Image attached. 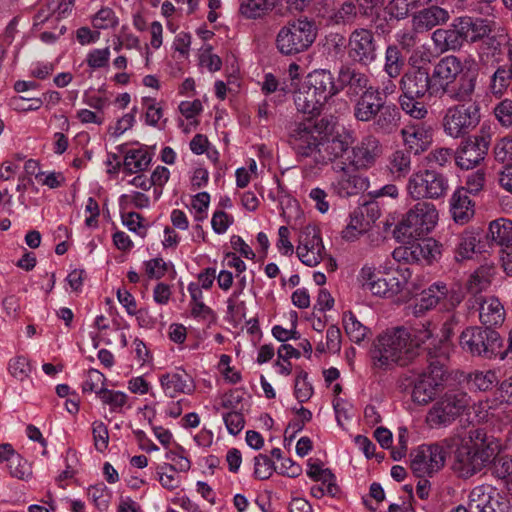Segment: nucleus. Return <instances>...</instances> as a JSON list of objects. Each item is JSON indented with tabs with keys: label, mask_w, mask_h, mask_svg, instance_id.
Segmentation results:
<instances>
[{
	"label": "nucleus",
	"mask_w": 512,
	"mask_h": 512,
	"mask_svg": "<svg viewBox=\"0 0 512 512\" xmlns=\"http://www.w3.org/2000/svg\"><path fill=\"white\" fill-rule=\"evenodd\" d=\"M436 343L431 323L417 322L409 327L400 326L380 334L373 343L371 358L375 367L387 370L395 365H406L420 352L430 358L434 357L430 346L435 347Z\"/></svg>",
	"instance_id": "f257e3e1"
},
{
	"label": "nucleus",
	"mask_w": 512,
	"mask_h": 512,
	"mask_svg": "<svg viewBox=\"0 0 512 512\" xmlns=\"http://www.w3.org/2000/svg\"><path fill=\"white\" fill-rule=\"evenodd\" d=\"M499 454V444L487 437L483 429L475 428L456 451L454 470L463 478H469L492 463Z\"/></svg>",
	"instance_id": "f03ea898"
},
{
	"label": "nucleus",
	"mask_w": 512,
	"mask_h": 512,
	"mask_svg": "<svg viewBox=\"0 0 512 512\" xmlns=\"http://www.w3.org/2000/svg\"><path fill=\"white\" fill-rule=\"evenodd\" d=\"M461 349L472 357L504 360V339L498 331L483 326H468L460 334Z\"/></svg>",
	"instance_id": "7ed1b4c3"
},
{
	"label": "nucleus",
	"mask_w": 512,
	"mask_h": 512,
	"mask_svg": "<svg viewBox=\"0 0 512 512\" xmlns=\"http://www.w3.org/2000/svg\"><path fill=\"white\" fill-rule=\"evenodd\" d=\"M438 211L434 204L421 201L416 203L397 224L394 234L410 242L427 236L436 226Z\"/></svg>",
	"instance_id": "20e7f679"
},
{
	"label": "nucleus",
	"mask_w": 512,
	"mask_h": 512,
	"mask_svg": "<svg viewBox=\"0 0 512 512\" xmlns=\"http://www.w3.org/2000/svg\"><path fill=\"white\" fill-rule=\"evenodd\" d=\"M317 28L313 21L300 18L288 22L276 36V47L283 55H296L306 51L315 41Z\"/></svg>",
	"instance_id": "39448f33"
},
{
	"label": "nucleus",
	"mask_w": 512,
	"mask_h": 512,
	"mask_svg": "<svg viewBox=\"0 0 512 512\" xmlns=\"http://www.w3.org/2000/svg\"><path fill=\"white\" fill-rule=\"evenodd\" d=\"M480 110L478 102L454 104L448 107L442 119L444 133L453 139L465 137L479 125Z\"/></svg>",
	"instance_id": "423d86ee"
},
{
	"label": "nucleus",
	"mask_w": 512,
	"mask_h": 512,
	"mask_svg": "<svg viewBox=\"0 0 512 512\" xmlns=\"http://www.w3.org/2000/svg\"><path fill=\"white\" fill-rule=\"evenodd\" d=\"M449 189L448 178L433 169H424L412 173L406 184L407 195L412 200L440 199Z\"/></svg>",
	"instance_id": "0eeeda50"
},
{
	"label": "nucleus",
	"mask_w": 512,
	"mask_h": 512,
	"mask_svg": "<svg viewBox=\"0 0 512 512\" xmlns=\"http://www.w3.org/2000/svg\"><path fill=\"white\" fill-rule=\"evenodd\" d=\"M469 405V396L463 391H449L439 398L429 409L426 423L431 428L447 427Z\"/></svg>",
	"instance_id": "6e6552de"
},
{
	"label": "nucleus",
	"mask_w": 512,
	"mask_h": 512,
	"mask_svg": "<svg viewBox=\"0 0 512 512\" xmlns=\"http://www.w3.org/2000/svg\"><path fill=\"white\" fill-rule=\"evenodd\" d=\"M435 354L437 355L436 359L441 354L440 348L436 346L432 350V355ZM427 357L430 360L428 371L423 372L415 379L411 393L413 402L418 405H426L432 401L439 392L444 380L445 371L443 365L439 360H433L435 356L432 358Z\"/></svg>",
	"instance_id": "1a4fd4ad"
},
{
	"label": "nucleus",
	"mask_w": 512,
	"mask_h": 512,
	"mask_svg": "<svg viewBox=\"0 0 512 512\" xmlns=\"http://www.w3.org/2000/svg\"><path fill=\"white\" fill-rule=\"evenodd\" d=\"M323 120L319 123L312 119L291 123L288 128L289 144L297 156L312 158L319 145L322 136L320 128L323 127Z\"/></svg>",
	"instance_id": "9d476101"
},
{
	"label": "nucleus",
	"mask_w": 512,
	"mask_h": 512,
	"mask_svg": "<svg viewBox=\"0 0 512 512\" xmlns=\"http://www.w3.org/2000/svg\"><path fill=\"white\" fill-rule=\"evenodd\" d=\"M352 142V133L349 131L336 133L331 137L322 134L312 159L316 164L322 166L332 164L333 167L337 163H347L344 159V155Z\"/></svg>",
	"instance_id": "9b49d317"
},
{
	"label": "nucleus",
	"mask_w": 512,
	"mask_h": 512,
	"mask_svg": "<svg viewBox=\"0 0 512 512\" xmlns=\"http://www.w3.org/2000/svg\"><path fill=\"white\" fill-rule=\"evenodd\" d=\"M446 450L438 443L420 445L411 454L410 467L419 478L432 477L445 465Z\"/></svg>",
	"instance_id": "f8f14e48"
},
{
	"label": "nucleus",
	"mask_w": 512,
	"mask_h": 512,
	"mask_svg": "<svg viewBox=\"0 0 512 512\" xmlns=\"http://www.w3.org/2000/svg\"><path fill=\"white\" fill-rule=\"evenodd\" d=\"M332 170L336 175L330 188L335 195L341 198L358 195L369 187L368 178L357 173L356 169L347 163H337Z\"/></svg>",
	"instance_id": "ddd939ff"
},
{
	"label": "nucleus",
	"mask_w": 512,
	"mask_h": 512,
	"mask_svg": "<svg viewBox=\"0 0 512 512\" xmlns=\"http://www.w3.org/2000/svg\"><path fill=\"white\" fill-rule=\"evenodd\" d=\"M400 90L403 95L423 98L428 94L430 97L439 96L440 88L436 87L432 75L423 67H415L406 71L400 79Z\"/></svg>",
	"instance_id": "4468645a"
},
{
	"label": "nucleus",
	"mask_w": 512,
	"mask_h": 512,
	"mask_svg": "<svg viewBox=\"0 0 512 512\" xmlns=\"http://www.w3.org/2000/svg\"><path fill=\"white\" fill-rule=\"evenodd\" d=\"M349 57L363 66H369L377 58V43L374 34L366 28H357L349 36Z\"/></svg>",
	"instance_id": "2eb2a0df"
},
{
	"label": "nucleus",
	"mask_w": 512,
	"mask_h": 512,
	"mask_svg": "<svg viewBox=\"0 0 512 512\" xmlns=\"http://www.w3.org/2000/svg\"><path fill=\"white\" fill-rule=\"evenodd\" d=\"M508 502L490 485L474 487L469 493L470 512H506Z\"/></svg>",
	"instance_id": "dca6fc26"
},
{
	"label": "nucleus",
	"mask_w": 512,
	"mask_h": 512,
	"mask_svg": "<svg viewBox=\"0 0 512 512\" xmlns=\"http://www.w3.org/2000/svg\"><path fill=\"white\" fill-rule=\"evenodd\" d=\"M381 154L382 145L379 139L375 135L368 134L352 147L347 164L356 170H367L374 166Z\"/></svg>",
	"instance_id": "f3484780"
},
{
	"label": "nucleus",
	"mask_w": 512,
	"mask_h": 512,
	"mask_svg": "<svg viewBox=\"0 0 512 512\" xmlns=\"http://www.w3.org/2000/svg\"><path fill=\"white\" fill-rule=\"evenodd\" d=\"M299 260L308 267L317 266L324 258L325 247L322 238L314 228H306L296 248Z\"/></svg>",
	"instance_id": "a211bd4d"
},
{
	"label": "nucleus",
	"mask_w": 512,
	"mask_h": 512,
	"mask_svg": "<svg viewBox=\"0 0 512 512\" xmlns=\"http://www.w3.org/2000/svg\"><path fill=\"white\" fill-rule=\"evenodd\" d=\"M401 137L406 150L414 155H420L428 150L432 143V128L424 122L409 124L401 129Z\"/></svg>",
	"instance_id": "6ab92c4d"
},
{
	"label": "nucleus",
	"mask_w": 512,
	"mask_h": 512,
	"mask_svg": "<svg viewBox=\"0 0 512 512\" xmlns=\"http://www.w3.org/2000/svg\"><path fill=\"white\" fill-rule=\"evenodd\" d=\"M159 382L165 396L170 398H175L180 394L191 395L196 388L191 375L182 368H176L160 375Z\"/></svg>",
	"instance_id": "aec40b11"
},
{
	"label": "nucleus",
	"mask_w": 512,
	"mask_h": 512,
	"mask_svg": "<svg viewBox=\"0 0 512 512\" xmlns=\"http://www.w3.org/2000/svg\"><path fill=\"white\" fill-rule=\"evenodd\" d=\"M339 90H345L351 97H359L366 93L370 88H375L370 83V77L367 73L360 71L352 66H343L338 73Z\"/></svg>",
	"instance_id": "412c9836"
},
{
	"label": "nucleus",
	"mask_w": 512,
	"mask_h": 512,
	"mask_svg": "<svg viewBox=\"0 0 512 512\" xmlns=\"http://www.w3.org/2000/svg\"><path fill=\"white\" fill-rule=\"evenodd\" d=\"M452 24L463 45L480 41L490 31L487 20L480 17L459 16L453 19Z\"/></svg>",
	"instance_id": "4be33fe9"
},
{
	"label": "nucleus",
	"mask_w": 512,
	"mask_h": 512,
	"mask_svg": "<svg viewBox=\"0 0 512 512\" xmlns=\"http://www.w3.org/2000/svg\"><path fill=\"white\" fill-rule=\"evenodd\" d=\"M477 74L466 72L456 79L447 88H440L439 96L446 95L451 101L457 104L472 103L476 93Z\"/></svg>",
	"instance_id": "5701e85b"
},
{
	"label": "nucleus",
	"mask_w": 512,
	"mask_h": 512,
	"mask_svg": "<svg viewBox=\"0 0 512 512\" xmlns=\"http://www.w3.org/2000/svg\"><path fill=\"white\" fill-rule=\"evenodd\" d=\"M386 103L381 96L379 87L370 88L366 93L357 97L353 105V116L359 122H371Z\"/></svg>",
	"instance_id": "b1692460"
},
{
	"label": "nucleus",
	"mask_w": 512,
	"mask_h": 512,
	"mask_svg": "<svg viewBox=\"0 0 512 512\" xmlns=\"http://www.w3.org/2000/svg\"><path fill=\"white\" fill-rule=\"evenodd\" d=\"M461 74H463L461 60L455 55H447L434 65L431 75L437 88H447Z\"/></svg>",
	"instance_id": "393cba45"
},
{
	"label": "nucleus",
	"mask_w": 512,
	"mask_h": 512,
	"mask_svg": "<svg viewBox=\"0 0 512 512\" xmlns=\"http://www.w3.org/2000/svg\"><path fill=\"white\" fill-rule=\"evenodd\" d=\"M485 144H478L469 137L461 141L455 150V164L462 170L477 167L486 157L488 150Z\"/></svg>",
	"instance_id": "a878e982"
},
{
	"label": "nucleus",
	"mask_w": 512,
	"mask_h": 512,
	"mask_svg": "<svg viewBox=\"0 0 512 512\" xmlns=\"http://www.w3.org/2000/svg\"><path fill=\"white\" fill-rule=\"evenodd\" d=\"M450 13L440 5L425 7L412 16V26L416 31L427 32L434 27L445 25Z\"/></svg>",
	"instance_id": "bb28decb"
},
{
	"label": "nucleus",
	"mask_w": 512,
	"mask_h": 512,
	"mask_svg": "<svg viewBox=\"0 0 512 512\" xmlns=\"http://www.w3.org/2000/svg\"><path fill=\"white\" fill-rule=\"evenodd\" d=\"M372 122L373 131L382 136H389L394 134L400 127L401 112L399 107L392 103L387 102L374 116Z\"/></svg>",
	"instance_id": "cd10ccee"
},
{
	"label": "nucleus",
	"mask_w": 512,
	"mask_h": 512,
	"mask_svg": "<svg viewBox=\"0 0 512 512\" xmlns=\"http://www.w3.org/2000/svg\"><path fill=\"white\" fill-rule=\"evenodd\" d=\"M475 302L479 304V320L484 328L501 326L505 320V309L500 300L496 297H476Z\"/></svg>",
	"instance_id": "c85d7f7f"
},
{
	"label": "nucleus",
	"mask_w": 512,
	"mask_h": 512,
	"mask_svg": "<svg viewBox=\"0 0 512 512\" xmlns=\"http://www.w3.org/2000/svg\"><path fill=\"white\" fill-rule=\"evenodd\" d=\"M481 231L476 228H467L462 233L455 236V259L460 262L468 260L477 252L481 251L479 246Z\"/></svg>",
	"instance_id": "c756f323"
},
{
	"label": "nucleus",
	"mask_w": 512,
	"mask_h": 512,
	"mask_svg": "<svg viewBox=\"0 0 512 512\" xmlns=\"http://www.w3.org/2000/svg\"><path fill=\"white\" fill-rule=\"evenodd\" d=\"M304 82L312 90H315L324 103L328 98L339 92V88L334 83V77L328 70H314L307 75Z\"/></svg>",
	"instance_id": "7c9ffc66"
},
{
	"label": "nucleus",
	"mask_w": 512,
	"mask_h": 512,
	"mask_svg": "<svg viewBox=\"0 0 512 512\" xmlns=\"http://www.w3.org/2000/svg\"><path fill=\"white\" fill-rule=\"evenodd\" d=\"M294 103L299 112L311 115L319 113L324 104L315 90H312L305 82L294 92Z\"/></svg>",
	"instance_id": "2f4dec72"
},
{
	"label": "nucleus",
	"mask_w": 512,
	"mask_h": 512,
	"mask_svg": "<svg viewBox=\"0 0 512 512\" xmlns=\"http://www.w3.org/2000/svg\"><path fill=\"white\" fill-rule=\"evenodd\" d=\"M450 210L456 223L465 224L474 216V203L464 191L457 189L450 201Z\"/></svg>",
	"instance_id": "473e14b6"
},
{
	"label": "nucleus",
	"mask_w": 512,
	"mask_h": 512,
	"mask_svg": "<svg viewBox=\"0 0 512 512\" xmlns=\"http://www.w3.org/2000/svg\"><path fill=\"white\" fill-rule=\"evenodd\" d=\"M393 258L405 262L419 261L421 258L430 261L434 258L431 241L427 240L423 243H413L410 246L396 248L393 251Z\"/></svg>",
	"instance_id": "72a5a7b5"
},
{
	"label": "nucleus",
	"mask_w": 512,
	"mask_h": 512,
	"mask_svg": "<svg viewBox=\"0 0 512 512\" xmlns=\"http://www.w3.org/2000/svg\"><path fill=\"white\" fill-rule=\"evenodd\" d=\"M503 56L502 44L495 36L481 39L478 47V57L482 65L493 66L498 64Z\"/></svg>",
	"instance_id": "f704fd0d"
},
{
	"label": "nucleus",
	"mask_w": 512,
	"mask_h": 512,
	"mask_svg": "<svg viewBox=\"0 0 512 512\" xmlns=\"http://www.w3.org/2000/svg\"><path fill=\"white\" fill-rule=\"evenodd\" d=\"M444 293H446L444 282L438 281L430 285L417 298L414 307L415 313H423L436 307L441 303Z\"/></svg>",
	"instance_id": "c9c22d12"
},
{
	"label": "nucleus",
	"mask_w": 512,
	"mask_h": 512,
	"mask_svg": "<svg viewBox=\"0 0 512 512\" xmlns=\"http://www.w3.org/2000/svg\"><path fill=\"white\" fill-rule=\"evenodd\" d=\"M431 39L434 46L441 52L458 51L463 47V44L452 23L447 29H436L432 33Z\"/></svg>",
	"instance_id": "e433bc0d"
},
{
	"label": "nucleus",
	"mask_w": 512,
	"mask_h": 512,
	"mask_svg": "<svg viewBox=\"0 0 512 512\" xmlns=\"http://www.w3.org/2000/svg\"><path fill=\"white\" fill-rule=\"evenodd\" d=\"M411 152L406 149H396L388 157V170L396 179L408 176L412 170Z\"/></svg>",
	"instance_id": "4c0bfd02"
},
{
	"label": "nucleus",
	"mask_w": 512,
	"mask_h": 512,
	"mask_svg": "<svg viewBox=\"0 0 512 512\" xmlns=\"http://www.w3.org/2000/svg\"><path fill=\"white\" fill-rule=\"evenodd\" d=\"M151 160L152 157L146 149H130L124 156L123 171L128 175L145 171Z\"/></svg>",
	"instance_id": "58836bf2"
},
{
	"label": "nucleus",
	"mask_w": 512,
	"mask_h": 512,
	"mask_svg": "<svg viewBox=\"0 0 512 512\" xmlns=\"http://www.w3.org/2000/svg\"><path fill=\"white\" fill-rule=\"evenodd\" d=\"M276 0H239V13L246 19H258L275 7Z\"/></svg>",
	"instance_id": "ea45409f"
},
{
	"label": "nucleus",
	"mask_w": 512,
	"mask_h": 512,
	"mask_svg": "<svg viewBox=\"0 0 512 512\" xmlns=\"http://www.w3.org/2000/svg\"><path fill=\"white\" fill-rule=\"evenodd\" d=\"M96 396L104 405H107L109 410L113 413H123L125 407L130 408V405H127L128 395L122 391L100 387L99 390L96 391Z\"/></svg>",
	"instance_id": "a19ab883"
},
{
	"label": "nucleus",
	"mask_w": 512,
	"mask_h": 512,
	"mask_svg": "<svg viewBox=\"0 0 512 512\" xmlns=\"http://www.w3.org/2000/svg\"><path fill=\"white\" fill-rule=\"evenodd\" d=\"M494 275L495 267L493 265H481L470 275L467 281V289L474 294L485 290L491 284Z\"/></svg>",
	"instance_id": "79ce46f5"
},
{
	"label": "nucleus",
	"mask_w": 512,
	"mask_h": 512,
	"mask_svg": "<svg viewBox=\"0 0 512 512\" xmlns=\"http://www.w3.org/2000/svg\"><path fill=\"white\" fill-rule=\"evenodd\" d=\"M488 237L498 245L509 248L512 246V221L503 218L492 221Z\"/></svg>",
	"instance_id": "37998d69"
},
{
	"label": "nucleus",
	"mask_w": 512,
	"mask_h": 512,
	"mask_svg": "<svg viewBox=\"0 0 512 512\" xmlns=\"http://www.w3.org/2000/svg\"><path fill=\"white\" fill-rule=\"evenodd\" d=\"M512 81V66L500 65L490 77L489 90L496 96L501 97L508 90Z\"/></svg>",
	"instance_id": "c03bdc74"
},
{
	"label": "nucleus",
	"mask_w": 512,
	"mask_h": 512,
	"mask_svg": "<svg viewBox=\"0 0 512 512\" xmlns=\"http://www.w3.org/2000/svg\"><path fill=\"white\" fill-rule=\"evenodd\" d=\"M342 322L348 338L356 344L363 342L370 333V329L362 324L351 311L343 314Z\"/></svg>",
	"instance_id": "a18cd8bd"
},
{
	"label": "nucleus",
	"mask_w": 512,
	"mask_h": 512,
	"mask_svg": "<svg viewBox=\"0 0 512 512\" xmlns=\"http://www.w3.org/2000/svg\"><path fill=\"white\" fill-rule=\"evenodd\" d=\"M412 276V272L409 267L405 265H399L397 269L385 277L389 289V297H392L402 292Z\"/></svg>",
	"instance_id": "49530a36"
},
{
	"label": "nucleus",
	"mask_w": 512,
	"mask_h": 512,
	"mask_svg": "<svg viewBox=\"0 0 512 512\" xmlns=\"http://www.w3.org/2000/svg\"><path fill=\"white\" fill-rule=\"evenodd\" d=\"M384 11L391 19H405L411 10L418 7L416 0H382Z\"/></svg>",
	"instance_id": "de8ad7c7"
},
{
	"label": "nucleus",
	"mask_w": 512,
	"mask_h": 512,
	"mask_svg": "<svg viewBox=\"0 0 512 512\" xmlns=\"http://www.w3.org/2000/svg\"><path fill=\"white\" fill-rule=\"evenodd\" d=\"M185 453V449L180 445H177L175 450H168L165 453V459L170 463H162V468H169L170 472H188L191 468V461Z\"/></svg>",
	"instance_id": "09e8293b"
},
{
	"label": "nucleus",
	"mask_w": 512,
	"mask_h": 512,
	"mask_svg": "<svg viewBox=\"0 0 512 512\" xmlns=\"http://www.w3.org/2000/svg\"><path fill=\"white\" fill-rule=\"evenodd\" d=\"M498 382L497 372L494 370L474 371L468 377L470 387L483 392L491 390Z\"/></svg>",
	"instance_id": "8fccbe9b"
},
{
	"label": "nucleus",
	"mask_w": 512,
	"mask_h": 512,
	"mask_svg": "<svg viewBox=\"0 0 512 512\" xmlns=\"http://www.w3.org/2000/svg\"><path fill=\"white\" fill-rule=\"evenodd\" d=\"M87 496L96 509L104 512L110 505L112 492L104 483H97L87 488Z\"/></svg>",
	"instance_id": "3c124183"
},
{
	"label": "nucleus",
	"mask_w": 512,
	"mask_h": 512,
	"mask_svg": "<svg viewBox=\"0 0 512 512\" xmlns=\"http://www.w3.org/2000/svg\"><path fill=\"white\" fill-rule=\"evenodd\" d=\"M357 5L352 1L344 2L339 8L333 10L328 17L329 23L333 25L351 24L358 14Z\"/></svg>",
	"instance_id": "603ef678"
},
{
	"label": "nucleus",
	"mask_w": 512,
	"mask_h": 512,
	"mask_svg": "<svg viewBox=\"0 0 512 512\" xmlns=\"http://www.w3.org/2000/svg\"><path fill=\"white\" fill-rule=\"evenodd\" d=\"M421 98L410 97L409 95L401 94L399 97V104L401 109L410 117L421 120L424 119L428 110L425 104L420 101Z\"/></svg>",
	"instance_id": "864d4df0"
},
{
	"label": "nucleus",
	"mask_w": 512,
	"mask_h": 512,
	"mask_svg": "<svg viewBox=\"0 0 512 512\" xmlns=\"http://www.w3.org/2000/svg\"><path fill=\"white\" fill-rule=\"evenodd\" d=\"M145 273L149 279L159 280L163 278L169 270L175 273L174 264L170 261L166 262L161 257H156L143 262Z\"/></svg>",
	"instance_id": "5fc2aeb1"
},
{
	"label": "nucleus",
	"mask_w": 512,
	"mask_h": 512,
	"mask_svg": "<svg viewBox=\"0 0 512 512\" xmlns=\"http://www.w3.org/2000/svg\"><path fill=\"white\" fill-rule=\"evenodd\" d=\"M403 66V60L400 50L395 45H389L385 51L384 71L390 78H396L400 75Z\"/></svg>",
	"instance_id": "6e6d98bb"
},
{
	"label": "nucleus",
	"mask_w": 512,
	"mask_h": 512,
	"mask_svg": "<svg viewBox=\"0 0 512 512\" xmlns=\"http://www.w3.org/2000/svg\"><path fill=\"white\" fill-rule=\"evenodd\" d=\"M8 372L17 381L22 382L30 376V361L23 355L11 358L8 362Z\"/></svg>",
	"instance_id": "4d7b16f0"
},
{
	"label": "nucleus",
	"mask_w": 512,
	"mask_h": 512,
	"mask_svg": "<svg viewBox=\"0 0 512 512\" xmlns=\"http://www.w3.org/2000/svg\"><path fill=\"white\" fill-rule=\"evenodd\" d=\"M9 472L12 477L20 480H29L32 477V467L19 453H16L8 463Z\"/></svg>",
	"instance_id": "13d9d810"
},
{
	"label": "nucleus",
	"mask_w": 512,
	"mask_h": 512,
	"mask_svg": "<svg viewBox=\"0 0 512 512\" xmlns=\"http://www.w3.org/2000/svg\"><path fill=\"white\" fill-rule=\"evenodd\" d=\"M313 386L308 381V373L301 370L296 378L294 385V396L299 403L307 402L313 395Z\"/></svg>",
	"instance_id": "bf43d9fd"
},
{
	"label": "nucleus",
	"mask_w": 512,
	"mask_h": 512,
	"mask_svg": "<svg viewBox=\"0 0 512 512\" xmlns=\"http://www.w3.org/2000/svg\"><path fill=\"white\" fill-rule=\"evenodd\" d=\"M364 219L361 213L354 211L350 214V220L347 226L342 230V237L347 241H353L366 230Z\"/></svg>",
	"instance_id": "052dcab7"
},
{
	"label": "nucleus",
	"mask_w": 512,
	"mask_h": 512,
	"mask_svg": "<svg viewBox=\"0 0 512 512\" xmlns=\"http://www.w3.org/2000/svg\"><path fill=\"white\" fill-rule=\"evenodd\" d=\"M142 105L145 108V122L149 126L156 127L163 117V109L155 98L143 97Z\"/></svg>",
	"instance_id": "680f3d73"
},
{
	"label": "nucleus",
	"mask_w": 512,
	"mask_h": 512,
	"mask_svg": "<svg viewBox=\"0 0 512 512\" xmlns=\"http://www.w3.org/2000/svg\"><path fill=\"white\" fill-rule=\"evenodd\" d=\"M110 55L109 47L94 48L87 53L86 63L92 70L106 68L109 65Z\"/></svg>",
	"instance_id": "e2e57ef3"
},
{
	"label": "nucleus",
	"mask_w": 512,
	"mask_h": 512,
	"mask_svg": "<svg viewBox=\"0 0 512 512\" xmlns=\"http://www.w3.org/2000/svg\"><path fill=\"white\" fill-rule=\"evenodd\" d=\"M276 470L274 462L264 454L254 457V476L260 480L269 479Z\"/></svg>",
	"instance_id": "0e129e2a"
},
{
	"label": "nucleus",
	"mask_w": 512,
	"mask_h": 512,
	"mask_svg": "<svg viewBox=\"0 0 512 512\" xmlns=\"http://www.w3.org/2000/svg\"><path fill=\"white\" fill-rule=\"evenodd\" d=\"M92 24L96 29L106 30L115 27L118 24V19L111 8L104 7L94 15Z\"/></svg>",
	"instance_id": "69168bd1"
},
{
	"label": "nucleus",
	"mask_w": 512,
	"mask_h": 512,
	"mask_svg": "<svg viewBox=\"0 0 512 512\" xmlns=\"http://www.w3.org/2000/svg\"><path fill=\"white\" fill-rule=\"evenodd\" d=\"M427 162L431 165L446 167L455 160V151L447 147L435 148L427 155Z\"/></svg>",
	"instance_id": "338daca9"
},
{
	"label": "nucleus",
	"mask_w": 512,
	"mask_h": 512,
	"mask_svg": "<svg viewBox=\"0 0 512 512\" xmlns=\"http://www.w3.org/2000/svg\"><path fill=\"white\" fill-rule=\"evenodd\" d=\"M495 159L507 166L512 165V136L502 138L494 149Z\"/></svg>",
	"instance_id": "774afa93"
}]
</instances>
